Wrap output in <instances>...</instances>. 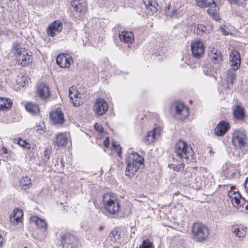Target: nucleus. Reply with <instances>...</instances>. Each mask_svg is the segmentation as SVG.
<instances>
[{"instance_id":"nucleus-44","label":"nucleus","mask_w":248,"mask_h":248,"mask_svg":"<svg viewBox=\"0 0 248 248\" xmlns=\"http://www.w3.org/2000/svg\"><path fill=\"white\" fill-rule=\"evenodd\" d=\"M151 132L154 133L155 137L157 139L160 135L161 129L160 128L156 127L154 128L153 131H151Z\"/></svg>"},{"instance_id":"nucleus-19","label":"nucleus","mask_w":248,"mask_h":248,"mask_svg":"<svg viewBox=\"0 0 248 248\" xmlns=\"http://www.w3.org/2000/svg\"><path fill=\"white\" fill-rule=\"evenodd\" d=\"M231 201L233 206L238 209H240L241 207H243L245 202L244 199L242 198L238 191L236 192V194Z\"/></svg>"},{"instance_id":"nucleus-32","label":"nucleus","mask_w":248,"mask_h":248,"mask_svg":"<svg viewBox=\"0 0 248 248\" xmlns=\"http://www.w3.org/2000/svg\"><path fill=\"white\" fill-rule=\"evenodd\" d=\"M20 184L22 189L27 190L31 185V180L27 176L23 177L20 181Z\"/></svg>"},{"instance_id":"nucleus-18","label":"nucleus","mask_w":248,"mask_h":248,"mask_svg":"<svg viewBox=\"0 0 248 248\" xmlns=\"http://www.w3.org/2000/svg\"><path fill=\"white\" fill-rule=\"evenodd\" d=\"M37 94L43 99L47 98L50 95L48 86L45 83L40 84L37 87Z\"/></svg>"},{"instance_id":"nucleus-23","label":"nucleus","mask_w":248,"mask_h":248,"mask_svg":"<svg viewBox=\"0 0 248 248\" xmlns=\"http://www.w3.org/2000/svg\"><path fill=\"white\" fill-rule=\"evenodd\" d=\"M219 8L216 6L215 2L212 4L211 6L207 10V13L213 17V18L216 21L219 20V17L218 15V11Z\"/></svg>"},{"instance_id":"nucleus-31","label":"nucleus","mask_w":248,"mask_h":248,"mask_svg":"<svg viewBox=\"0 0 248 248\" xmlns=\"http://www.w3.org/2000/svg\"><path fill=\"white\" fill-rule=\"evenodd\" d=\"M26 109L31 113L36 114L39 111L38 105L31 102H28L25 105Z\"/></svg>"},{"instance_id":"nucleus-46","label":"nucleus","mask_w":248,"mask_h":248,"mask_svg":"<svg viewBox=\"0 0 248 248\" xmlns=\"http://www.w3.org/2000/svg\"><path fill=\"white\" fill-rule=\"evenodd\" d=\"M94 128L96 130H97V131H99L100 132H103V128L100 124H96L94 125Z\"/></svg>"},{"instance_id":"nucleus-42","label":"nucleus","mask_w":248,"mask_h":248,"mask_svg":"<svg viewBox=\"0 0 248 248\" xmlns=\"http://www.w3.org/2000/svg\"><path fill=\"white\" fill-rule=\"evenodd\" d=\"M18 144L21 147L27 149L30 148V145L29 143L27 142V141L25 140H22L20 139L18 141Z\"/></svg>"},{"instance_id":"nucleus-37","label":"nucleus","mask_w":248,"mask_h":248,"mask_svg":"<svg viewBox=\"0 0 248 248\" xmlns=\"http://www.w3.org/2000/svg\"><path fill=\"white\" fill-rule=\"evenodd\" d=\"M27 78L25 76L18 77L16 79V83L21 87H24L26 86V80Z\"/></svg>"},{"instance_id":"nucleus-26","label":"nucleus","mask_w":248,"mask_h":248,"mask_svg":"<svg viewBox=\"0 0 248 248\" xmlns=\"http://www.w3.org/2000/svg\"><path fill=\"white\" fill-rule=\"evenodd\" d=\"M237 69H234L233 67L228 69L226 72V81L228 84L232 85L235 80V72Z\"/></svg>"},{"instance_id":"nucleus-51","label":"nucleus","mask_w":248,"mask_h":248,"mask_svg":"<svg viewBox=\"0 0 248 248\" xmlns=\"http://www.w3.org/2000/svg\"><path fill=\"white\" fill-rule=\"evenodd\" d=\"M220 30H221V32L224 35H227L228 34L227 32L223 28H220Z\"/></svg>"},{"instance_id":"nucleus-5","label":"nucleus","mask_w":248,"mask_h":248,"mask_svg":"<svg viewBox=\"0 0 248 248\" xmlns=\"http://www.w3.org/2000/svg\"><path fill=\"white\" fill-rule=\"evenodd\" d=\"M175 152L176 155L180 158L188 159L192 156L193 152L190 146L184 141L180 140L175 146Z\"/></svg>"},{"instance_id":"nucleus-36","label":"nucleus","mask_w":248,"mask_h":248,"mask_svg":"<svg viewBox=\"0 0 248 248\" xmlns=\"http://www.w3.org/2000/svg\"><path fill=\"white\" fill-rule=\"evenodd\" d=\"M206 31V27L202 24H198L196 33L200 36L203 35L204 32Z\"/></svg>"},{"instance_id":"nucleus-24","label":"nucleus","mask_w":248,"mask_h":248,"mask_svg":"<svg viewBox=\"0 0 248 248\" xmlns=\"http://www.w3.org/2000/svg\"><path fill=\"white\" fill-rule=\"evenodd\" d=\"M13 216L10 217L11 222L14 224H16L21 221V218L23 213L22 210L16 209L13 211Z\"/></svg>"},{"instance_id":"nucleus-9","label":"nucleus","mask_w":248,"mask_h":248,"mask_svg":"<svg viewBox=\"0 0 248 248\" xmlns=\"http://www.w3.org/2000/svg\"><path fill=\"white\" fill-rule=\"evenodd\" d=\"M108 109V105L107 102L102 98H98L96 99L93 105V110L95 114L101 116L104 114Z\"/></svg>"},{"instance_id":"nucleus-45","label":"nucleus","mask_w":248,"mask_h":248,"mask_svg":"<svg viewBox=\"0 0 248 248\" xmlns=\"http://www.w3.org/2000/svg\"><path fill=\"white\" fill-rule=\"evenodd\" d=\"M42 125H43V124H42V125H36L35 127L37 132L40 134H42L45 132Z\"/></svg>"},{"instance_id":"nucleus-34","label":"nucleus","mask_w":248,"mask_h":248,"mask_svg":"<svg viewBox=\"0 0 248 248\" xmlns=\"http://www.w3.org/2000/svg\"><path fill=\"white\" fill-rule=\"evenodd\" d=\"M156 139L154 135V133L150 131L148 132L147 136L144 138L143 141L146 144H149L154 142Z\"/></svg>"},{"instance_id":"nucleus-15","label":"nucleus","mask_w":248,"mask_h":248,"mask_svg":"<svg viewBox=\"0 0 248 248\" xmlns=\"http://www.w3.org/2000/svg\"><path fill=\"white\" fill-rule=\"evenodd\" d=\"M71 58L64 54L59 55L56 59L57 63L62 68L69 67L71 65Z\"/></svg>"},{"instance_id":"nucleus-40","label":"nucleus","mask_w":248,"mask_h":248,"mask_svg":"<svg viewBox=\"0 0 248 248\" xmlns=\"http://www.w3.org/2000/svg\"><path fill=\"white\" fill-rule=\"evenodd\" d=\"M112 146L113 149L117 152V155L119 156H121V147L119 144H116V142L115 141H112Z\"/></svg>"},{"instance_id":"nucleus-53","label":"nucleus","mask_w":248,"mask_h":248,"mask_svg":"<svg viewBox=\"0 0 248 248\" xmlns=\"http://www.w3.org/2000/svg\"><path fill=\"white\" fill-rule=\"evenodd\" d=\"M3 240L2 236L0 234V247L2 245Z\"/></svg>"},{"instance_id":"nucleus-8","label":"nucleus","mask_w":248,"mask_h":248,"mask_svg":"<svg viewBox=\"0 0 248 248\" xmlns=\"http://www.w3.org/2000/svg\"><path fill=\"white\" fill-rule=\"evenodd\" d=\"M175 112L174 117L176 119L183 120L189 115V108L182 102H176L174 104Z\"/></svg>"},{"instance_id":"nucleus-49","label":"nucleus","mask_w":248,"mask_h":248,"mask_svg":"<svg viewBox=\"0 0 248 248\" xmlns=\"http://www.w3.org/2000/svg\"><path fill=\"white\" fill-rule=\"evenodd\" d=\"M218 51L217 49H216L215 47L209 48V54H213L214 53H217Z\"/></svg>"},{"instance_id":"nucleus-33","label":"nucleus","mask_w":248,"mask_h":248,"mask_svg":"<svg viewBox=\"0 0 248 248\" xmlns=\"http://www.w3.org/2000/svg\"><path fill=\"white\" fill-rule=\"evenodd\" d=\"M214 3L213 0H198L196 4L198 6L202 8H209Z\"/></svg>"},{"instance_id":"nucleus-2","label":"nucleus","mask_w":248,"mask_h":248,"mask_svg":"<svg viewBox=\"0 0 248 248\" xmlns=\"http://www.w3.org/2000/svg\"><path fill=\"white\" fill-rule=\"evenodd\" d=\"M129 161L126 168L125 174L127 176L135 175L140 168L144 167V159L137 153L130 154Z\"/></svg>"},{"instance_id":"nucleus-27","label":"nucleus","mask_w":248,"mask_h":248,"mask_svg":"<svg viewBox=\"0 0 248 248\" xmlns=\"http://www.w3.org/2000/svg\"><path fill=\"white\" fill-rule=\"evenodd\" d=\"M12 105V101L10 99L0 97V110H7Z\"/></svg>"},{"instance_id":"nucleus-54","label":"nucleus","mask_w":248,"mask_h":248,"mask_svg":"<svg viewBox=\"0 0 248 248\" xmlns=\"http://www.w3.org/2000/svg\"><path fill=\"white\" fill-rule=\"evenodd\" d=\"M204 72L206 75H210V72L208 71V70H207V71H206L204 69Z\"/></svg>"},{"instance_id":"nucleus-6","label":"nucleus","mask_w":248,"mask_h":248,"mask_svg":"<svg viewBox=\"0 0 248 248\" xmlns=\"http://www.w3.org/2000/svg\"><path fill=\"white\" fill-rule=\"evenodd\" d=\"M232 144L236 148L242 149L247 146V136L243 131L234 130L232 134Z\"/></svg>"},{"instance_id":"nucleus-30","label":"nucleus","mask_w":248,"mask_h":248,"mask_svg":"<svg viewBox=\"0 0 248 248\" xmlns=\"http://www.w3.org/2000/svg\"><path fill=\"white\" fill-rule=\"evenodd\" d=\"M31 219V222L35 223L38 228L44 229V230L46 229L47 225L45 220L35 216L32 217Z\"/></svg>"},{"instance_id":"nucleus-12","label":"nucleus","mask_w":248,"mask_h":248,"mask_svg":"<svg viewBox=\"0 0 248 248\" xmlns=\"http://www.w3.org/2000/svg\"><path fill=\"white\" fill-rule=\"evenodd\" d=\"M68 134L66 132H61L57 134L53 139L54 144L58 147L65 146L68 142Z\"/></svg>"},{"instance_id":"nucleus-29","label":"nucleus","mask_w":248,"mask_h":248,"mask_svg":"<svg viewBox=\"0 0 248 248\" xmlns=\"http://www.w3.org/2000/svg\"><path fill=\"white\" fill-rule=\"evenodd\" d=\"M232 231L234 233L236 236L239 238H243L246 234V230L242 227L238 225H234L232 227Z\"/></svg>"},{"instance_id":"nucleus-21","label":"nucleus","mask_w":248,"mask_h":248,"mask_svg":"<svg viewBox=\"0 0 248 248\" xmlns=\"http://www.w3.org/2000/svg\"><path fill=\"white\" fill-rule=\"evenodd\" d=\"M233 116L237 120H243L245 117V112L244 108L237 105L234 109Z\"/></svg>"},{"instance_id":"nucleus-52","label":"nucleus","mask_w":248,"mask_h":248,"mask_svg":"<svg viewBox=\"0 0 248 248\" xmlns=\"http://www.w3.org/2000/svg\"><path fill=\"white\" fill-rule=\"evenodd\" d=\"M44 156H45V157L47 159H49V156L47 154V150H46L44 152Z\"/></svg>"},{"instance_id":"nucleus-35","label":"nucleus","mask_w":248,"mask_h":248,"mask_svg":"<svg viewBox=\"0 0 248 248\" xmlns=\"http://www.w3.org/2000/svg\"><path fill=\"white\" fill-rule=\"evenodd\" d=\"M209 56L212 61L216 63H218L222 60V56L220 51L213 54H209Z\"/></svg>"},{"instance_id":"nucleus-17","label":"nucleus","mask_w":248,"mask_h":248,"mask_svg":"<svg viewBox=\"0 0 248 248\" xmlns=\"http://www.w3.org/2000/svg\"><path fill=\"white\" fill-rule=\"evenodd\" d=\"M230 127V125L229 123L222 121L215 127V133L217 136H222L226 133Z\"/></svg>"},{"instance_id":"nucleus-38","label":"nucleus","mask_w":248,"mask_h":248,"mask_svg":"<svg viewBox=\"0 0 248 248\" xmlns=\"http://www.w3.org/2000/svg\"><path fill=\"white\" fill-rule=\"evenodd\" d=\"M139 248H154L153 243L149 240H145L142 242L141 245H140Z\"/></svg>"},{"instance_id":"nucleus-28","label":"nucleus","mask_w":248,"mask_h":248,"mask_svg":"<svg viewBox=\"0 0 248 248\" xmlns=\"http://www.w3.org/2000/svg\"><path fill=\"white\" fill-rule=\"evenodd\" d=\"M71 3L72 6L77 12L80 13H84L86 12V8L84 5L81 4L78 0H72Z\"/></svg>"},{"instance_id":"nucleus-11","label":"nucleus","mask_w":248,"mask_h":248,"mask_svg":"<svg viewBox=\"0 0 248 248\" xmlns=\"http://www.w3.org/2000/svg\"><path fill=\"white\" fill-rule=\"evenodd\" d=\"M230 65L234 69H238L240 66V54L235 50H233L230 53Z\"/></svg>"},{"instance_id":"nucleus-22","label":"nucleus","mask_w":248,"mask_h":248,"mask_svg":"<svg viewBox=\"0 0 248 248\" xmlns=\"http://www.w3.org/2000/svg\"><path fill=\"white\" fill-rule=\"evenodd\" d=\"M143 3L146 8L150 10L153 13L156 12L157 10L158 4L155 0H143Z\"/></svg>"},{"instance_id":"nucleus-39","label":"nucleus","mask_w":248,"mask_h":248,"mask_svg":"<svg viewBox=\"0 0 248 248\" xmlns=\"http://www.w3.org/2000/svg\"><path fill=\"white\" fill-rule=\"evenodd\" d=\"M169 167L172 169L174 170L179 171L180 170H183L185 168L184 164H180L179 165H174V164H170Z\"/></svg>"},{"instance_id":"nucleus-25","label":"nucleus","mask_w":248,"mask_h":248,"mask_svg":"<svg viewBox=\"0 0 248 248\" xmlns=\"http://www.w3.org/2000/svg\"><path fill=\"white\" fill-rule=\"evenodd\" d=\"M69 97L71 102L73 104L74 106L78 107L80 105L81 100L80 97L78 96V91H76L75 93H73L71 88H70Z\"/></svg>"},{"instance_id":"nucleus-50","label":"nucleus","mask_w":248,"mask_h":248,"mask_svg":"<svg viewBox=\"0 0 248 248\" xmlns=\"http://www.w3.org/2000/svg\"><path fill=\"white\" fill-rule=\"evenodd\" d=\"M245 187L246 191L248 193V178L245 181Z\"/></svg>"},{"instance_id":"nucleus-16","label":"nucleus","mask_w":248,"mask_h":248,"mask_svg":"<svg viewBox=\"0 0 248 248\" xmlns=\"http://www.w3.org/2000/svg\"><path fill=\"white\" fill-rule=\"evenodd\" d=\"M119 37L121 41L127 44H132L135 40L134 35L132 32L124 31L119 33Z\"/></svg>"},{"instance_id":"nucleus-4","label":"nucleus","mask_w":248,"mask_h":248,"mask_svg":"<svg viewBox=\"0 0 248 248\" xmlns=\"http://www.w3.org/2000/svg\"><path fill=\"white\" fill-rule=\"evenodd\" d=\"M13 48L16 50V59L17 64L23 67L26 66L31 62V56L29 54L27 50L20 47V45L18 43H14Z\"/></svg>"},{"instance_id":"nucleus-47","label":"nucleus","mask_w":248,"mask_h":248,"mask_svg":"<svg viewBox=\"0 0 248 248\" xmlns=\"http://www.w3.org/2000/svg\"><path fill=\"white\" fill-rule=\"evenodd\" d=\"M103 144L106 148H108L109 144V140L108 137L105 138L103 142Z\"/></svg>"},{"instance_id":"nucleus-20","label":"nucleus","mask_w":248,"mask_h":248,"mask_svg":"<svg viewBox=\"0 0 248 248\" xmlns=\"http://www.w3.org/2000/svg\"><path fill=\"white\" fill-rule=\"evenodd\" d=\"M168 11H166V15L170 16L171 17H178L183 15L184 11L183 10V7H173L171 8L170 10V8H168Z\"/></svg>"},{"instance_id":"nucleus-14","label":"nucleus","mask_w":248,"mask_h":248,"mask_svg":"<svg viewBox=\"0 0 248 248\" xmlns=\"http://www.w3.org/2000/svg\"><path fill=\"white\" fill-rule=\"evenodd\" d=\"M50 117L54 124L62 125L64 122L63 113L59 109H57L50 113Z\"/></svg>"},{"instance_id":"nucleus-1","label":"nucleus","mask_w":248,"mask_h":248,"mask_svg":"<svg viewBox=\"0 0 248 248\" xmlns=\"http://www.w3.org/2000/svg\"><path fill=\"white\" fill-rule=\"evenodd\" d=\"M102 202L105 209L108 214L114 215L119 212L120 204L114 194L105 193L103 196Z\"/></svg>"},{"instance_id":"nucleus-43","label":"nucleus","mask_w":248,"mask_h":248,"mask_svg":"<svg viewBox=\"0 0 248 248\" xmlns=\"http://www.w3.org/2000/svg\"><path fill=\"white\" fill-rule=\"evenodd\" d=\"M230 3H235L238 5H242L246 0H227Z\"/></svg>"},{"instance_id":"nucleus-41","label":"nucleus","mask_w":248,"mask_h":248,"mask_svg":"<svg viewBox=\"0 0 248 248\" xmlns=\"http://www.w3.org/2000/svg\"><path fill=\"white\" fill-rule=\"evenodd\" d=\"M118 235H119L118 234V232L116 230H113L109 233V236L111 241L114 242L116 241V237Z\"/></svg>"},{"instance_id":"nucleus-48","label":"nucleus","mask_w":248,"mask_h":248,"mask_svg":"<svg viewBox=\"0 0 248 248\" xmlns=\"http://www.w3.org/2000/svg\"><path fill=\"white\" fill-rule=\"evenodd\" d=\"M236 192L230 190L228 192V195L230 200L233 198V197L234 196Z\"/></svg>"},{"instance_id":"nucleus-10","label":"nucleus","mask_w":248,"mask_h":248,"mask_svg":"<svg viewBox=\"0 0 248 248\" xmlns=\"http://www.w3.org/2000/svg\"><path fill=\"white\" fill-rule=\"evenodd\" d=\"M61 239L63 248H73L78 244L76 237L70 234H63Z\"/></svg>"},{"instance_id":"nucleus-13","label":"nucleus","mask_w":248,"mask_h":248,"mask_svg":"<svg viewBox=\"0 0 248 248\" xmlns=\"http://www.w3.org/2000/svg\"><path fill=\"white\" fill-rule=\"evenodd\" d=\"M62 30V23L60 21H55L50 25L47 30V34L54 37L56 33L60 32Z\"/></svg>"},{"instance_id":"nucleus-7","label":"nucleus","mask_w":248,"mask_h":248,"mask_svg":"<svg viewBox=\"0 0 248 248\" xmlns=\"http://www.w3.org/2000/svg\"><path fill=\"white\" fill-rule=\"evenodd\" d=\"M192 56L196 58L200 59L204 55L205 47L203 42L200 39H196L191 42L190 44Z\"/></svg>"},{"instance_id":"nucleus-3","label":"nucleus","mask_w":248,"mask_h":248,"mask_svg":"<svg viewBox=\"0 0 248 248\" xmlns=\"http://www.w3.org/2000/svg\"><path fill=\"white\" fill-rule=\"evenodd\" d=\"M209 234V229L204 224L200 222L193 224L191 229V235L195 241L202 242L207 239Z\"/></svg>"}]
</instances>
